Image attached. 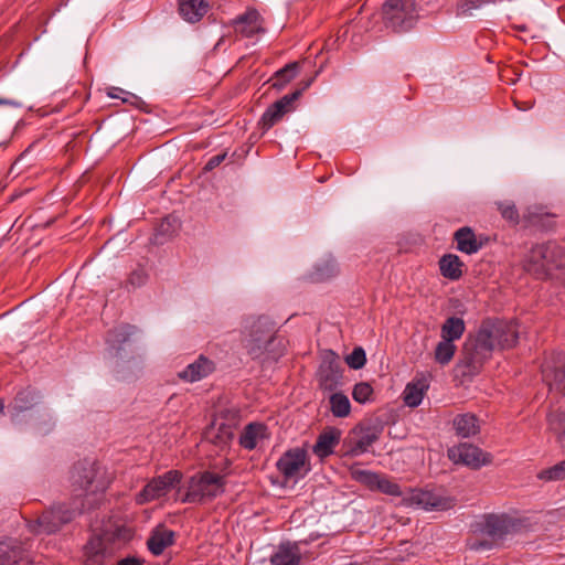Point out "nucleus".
<instances>
[{
  "instance_id": "f704fd0d",
  "label": "nucleus",
  "mask_w": 565,
  "mask_h": 565,
  "mask_svg": "<svg viewBox=\"0 0 565 565\" xmlns=\"http://www.w3.org/2000/svg\"><path fill=\"white\" fill-rule=\"evenodd\" d=\"M330 411L334 417L344 418L350 415L351 403L349 397L341 393L334 392L329 398Z\"/></svg>"
},
{
  "instance_id": "a18cd8bd",
  "label": "nucleus",
  "mask_w": 565,
  "mask_h": 565,
  "mask_svg": "<svg viewBox=\"0 0 565 565\" xmlns=\"http://www.w3.org/2000/svg\"><path fill=\"white\" fill-rule=\"evenodd\" d=\"M490 2V0H460L458 4L459 14H471L476 9H479L483 4Z\"/></svg>"
},
{
  "instance_id": "dca6fc26",
  "label": "nucleus",
  "mask_w": 565,
  "mask_h": 565,
  "mask_svg": "<svg viewBox=\"0 0 565 565\" xmlns=\"http://www.w3.org/2000/svg\"><path fill=\"white\" fill-rule=\"evenodd\" d=\"M32 557L26 548L13 540L0 541V565H31Z\"/></svg>"
},
{
  "instance_id": "a19ab883",
  "label": "nucleus",
  "mask_w": 565,
  "mask_h": 565,
  "mask_svg": "<svg viewBox=\"0 0 565 565\" xmlns=\"http://www.w3.org/2000/svg\"><path fill=\"white\" fill-rule=\"evenodd\" d=\"M375 490L392 497H399L403 494L398 483L382 475H380Z\"/></svg>"
},
{
  "instance_id": "39448f33",
  "label": "nucleus",
  "mask_w": 565,
  "mask_h": 565,
  "mask_svg": "<svg viewBox=\"0 0 565 565\" xmlns=\"http://www.w3.org/2000/svg\"><path fill=\"white\" fill-rule=\"evenodd\" d=\"M183 490V494L177 498L181 503L203 504L224 491V479L211 471L198 472L188 479Z\"/></svg>"
},
{
  "instance_id": "f03ea898",
  "label": "nucleus",
  "mask_w": 565,
  "mask_h": 565,
  "mask_svg": "<svg viewBox=\"0 0 565 565\" xmlns=\"http://www.w3.org/2000/svg\"><path fill=\"white\" fill-rule=\"evenodd\" d=\"M70 483L76 498L84 499L86 503L97 502V495L103 494L110 484L106 470L97 461L79 460L70 471Z\"/></svg>"
},
{
  "instance_id": "de8ad7c7",
  "label": "nucleus",
  "mask_w": 565,
  "mask_h": 565,
  "mask_svg": "<svg viewBox=\"0 0 565 565\" xmlns=\"http://www.w3.org/2000/svg\"><path fill=\"white\" fill-rule=\"evenodd\" d=\"M226 158V152H223V153H218V154H215L213 157H211L205 167H204V170L205 171H212L213 169H215L216 167H218Z\"/></svg>"
},
{
  "instance_id": "a211bd4d",
  "label": "nucleus",
  "mask_w": 565,
  "mask_h": 565,
  "mask_svg": "<svg viewBox=\"0 0 565 565\" xmlns=\"http://www.w3.org/2000/svg\"><path fill=\"white\" fill-rule=\"evenodd\" d=\"M232 25L236 33L245 38H252L265 31L263 18L256 9H247L243 14L233 20Z\"/></svg>"
},
{
  "instance_id": "37998d69",
  "label": "nucleus",
  "mask_w": 565,
  "mask_h": 565,
  "mask_svg": "<svg viewBox=\"0 0 565 565\" xmlns=\"http://www.w3.org/2000/svg\"><path fill=\"white\" fill-rule=\"evenodd\" d=\"M373 387L366 382H360L354 385L352 397L356 403L365 404L371 399Z\"/></svg>"
},
{
  "instance_id": "49530a36",
  "label": "nucleus",
  "mask_w": 565,
  "mask_h": 565,
  "mask_svg": "<svg viewBox=\"0 0 565 565\" xmlns=\"http://www.w3.org/2000/svg\"><path fill=\"white\" fill-rule=\"evenodd\" d=\"M147 281V274L142 268L134 270L128 278V284L134 288L145 285Z\"/></svg>"
},
{
  "instance_id": "3c124183",
  "label": "nucleus",
  "mask_w": 565,
  "mask_h": 565,
  "mask_svg": "<svg viewBox=\"0 0 565 565\" xmlns=\"http://www.w3.org/2000/svg\"><path fill=\"white\" fill-rule=\"evenodd\" d=\"M220 433L225 435L226 438L231 439L233 437V431H232V427L230 425H225V424H220V428H218Z\"/></svg>"
},
{
  "instance_id": "ea45409f",
  "label": "nucleus",
  "mask_w": 565,
  "mask_h": 565,
  "mask_svg": "<svg viewBox=\"0 0 565 565\" xmlns=\"http://www.w3.org/2000/svg\"><path fill=\"white\" fill-rule=\"evenodd\" d=\"M352 477L355 481L373 491L376 489L380 473L370 470L358 469L352 471Z\"/></svg>"
},
{
  "instance_id": "9b49d317",
  "label": "nucleus",
  "mask_w": 565,
  "mask_h": 565,
  "mask_svg": "<svg viewBox=\"0 0 565 565\" xmlns=\"http://www.w3.org/2000/svg\"><path fill=\"white\" fill-rule=\"evenodd\" d=\"M312 83V79L306 82V84L296 89L290 94H286L275 103H273L262 115L259 126L263 130H269L276 124H278L286 114L291 113L296 109V102L300 98L303 90H306Z\"/></svg>"
},
{
  "instance_id": "cd10ccee",
  "label": "nucleus",
  "mask_w": 565,
  "mask_h": 565,
  "mask_svg": "<svg viewBox=\"0 0 565 565\" xmlns=\"http://www.w3.org/2000/svg\"><path fill=\"white\" fill-rule=\"evenodd\" d=\"M266 429L262 423H249L239 436V445L247 450L255 449L258 440L265 438Z\"/></svg>"
},
{
  "instance_id": "f3484780",
  "label": "nucleus",
  "mask_w": 565,
  "mask_h": 565,
  "mask_svg": "<svg viewBox=\"0 0 565 565\" xmlns=\"http://www.w3.org/2000/svg\"><path fill=\"white\" fill-rule=\"evenodd\" d=\"M456 248L463 254H477L489 241L484 235L477 236L475 231L469 226H462L454 233Z\"/></svg>"
},
{
  "instance_id": "6e6552de",
  "label": "nucleus",
  "mask_w": 565,
  "mask_h": 565,
  "mask_svg": "<svg viewBox=\"0 0 565 565\" xmlns=\"http://www.w3.org/2000/svg\"><path fill=\"white\" fill-rule=\"evenodd\" d=\"M182 479L183 473L177 469L168 470L163 475L151 478L137 494V503L146 504L159 500L173 489H177V493L180 497L182 493V487H180Z\"/></svg>"
},
{
  "instance_id": "bb28decb",
  "label": "nucleus",
  "mask_w": 565,
  "mask_h": 565,
  "mask_svg": "<svg viewBox=\"0 0 565 565\" xmlns=\"http://www.w3.org/2000/svg\"><path fill=\"white\" fill-rule=\"evenodd\" d=\"M463 262L455 254H446L439 259V270L443 277L458 280L462 277Z\"/></svg>"
},
{
  "instance_id": "e433bc0d",
  "label": "nucleus",
  "mask_w": 565,
  "mask_h": 565,
  "mask_svg": "<svg viewBox=\"0 0 565 565\" xmlns=\"http://www.w3.org/2000/svg\"><path fill=\"white\" fill-rule=\"evenodd\" d=\"M379 439L376 431L367 429L364 431L351 448L352 456H359L369 450V448Z\"/></svg>"
},
{
  "instance_id": "ddd939ff",
  "label": "nucleus",
  "mask_w": 565,
  "mask_h": 565,
  "mask_svg": "<svg viewBox=\"0 0 565 565\" xmlns=\"http://www.w3.org/2000/svg\"><path fill=\"white\" fill-rule=\"evenodd\" d=\"M319 387L322 391L334 392L343 384V367L339 356L333 351H328L317 373Z\"/></svg>"
},
{
  "instance_id": "4c0bfd02",
  "label": "nucleus",
  "mask_w": 565,
  "mask_h": 565,
  "mask_svg": "<svg viewBox=\"0 0 565 565\" xmlns=\"http://www.w3.org/2000/svg\"><path fill=\"white\" fill-rule=\"evenodd\" d=\"M456 352V345L452 341L444 340L440 341L435 349V360L441 365L448 364L454 358Z\"/></svg>"
},
{
  "instance_id": "0eeeda50",
  "label": "nucleus",
  "mask_w": 565,
  "mask_h": 565,
  "mask_svg": "<svg viewBox=\"0 0 565 565\" xmlns=\"http://www.w3.org/2000/svg\"><path fill=\"white\" fill-rule=\"evenodd\" d=\"M382 11L386 28L395 32L411 30L418 19L415 0H386Z\"/></svg>"
},
{
  "instance_id": "58836bf2",
  "label": "nucleus",
  "mask_w": 565,
  "mask_h": 565,
  "mask_svg": "<svg viewBox=\"0 0 565 565\" xmlns=\"http://www.w3.org/2000/svg\"><path fill=\"white\" fill-rule=\"evenodd\" d=\"M537 478L544 481H559L565 479V459L556 465L543 469L539 472Z\"/></svg>"
},
{
  "instance_id": "f8f14e48",
  "label": "nucleus",
  "mask_w": 565,
  "mask_h": 565,
  "mask_svg": "<svg viewBox=\"0 0 565 565\" xmlns=\"http://www.w3.org/2000/svg\"><path fill=\"white\" fill-rule=\"evenodd\" d=\"M447 454L455 465H463L473 470L490 465L493 459L490 452H486L478 446L468 443L450 447Z\"/></svg>"
},
{
  "instance_id": "c756f323",
  "label": "nucleus",
  "mask_w": 565,
  "mask_h": 565,
  "mask_svg": "<svg viewBox=\"0 0 565 565\" xmlns=\"http://www.w3.org/2000/svg\"><path fill=\"white\" fill-rule=\"evenodd\" d=\"M182 18L189 22H198L207 12L205 0H182L179 6Z\"/></svg>"
},
{
  "instance_id": "6ab92c4d",
  "label": "nucleus",
  "mask_w": 565,
  "mask_h": 565,
  "mask_svg": "<svg viewBox=\"0 0 565 565\" xmlns=\"http://www.w3.org/2000/svg\"><path fill=\"white\" fill-rule=\"evenodd\" d=\"M214 370L215 363L205 355L201 354L194 362L190 363L179 373V377L184 382L194 383L209 376L214 372Z\"/></svg>"
},
{
  "instance_id": "9d476101",
  "label": "nucleus",
  "mask_w": 565,
  "mask_h": 565,
  "mask_svg": "<svg viewBox=\"0 0 565 565\" xmlns=\"http://www.w3.org/2000/svg\"><path fill=\"white\" fill-rule=\"evenodd\" d=\"M276 468L286 480L305 478L311 469L307 450L300 447L286 450L277 460Z\"/></svg>"
},
{
  "instance_id": "79ce46f5",
  "label": "nucleus",
  "mask_w": 565,
  "mask_h": 565,
  "mask_svg": "<svg viewBox=\"0 0 565 565\" xmlns=\"http://www.w3.org/2000/svg\"><path fill=\"white\" fill-rule=\"evenodd\" d=\"M501 216L508 222L516 225L520 221V214L514 203L499 202L497 203Z\"/></svg>"
},
{
  "instance_id": "5fc2aeb1",
  "label": "nucleus",
  "mask_w": 565,
  "mask_h": 565,
  "mask_svg": "<svg viewBox=\"0 0 565 565\" xmlns=\"http://www.w3.org/2000/svg\"><path fill=\"white\" fill-rule=\"evenodd\" d=\"M543 249H544V245H541V246H539V247H537V250H539L540 253H542V250H543Z\"/></svg>"
},
{
  "instance_id": "5701e85b",
  "label": "nucleus",
  "mask_w": 565,
  "mask_h": 565,
  "mask_svg": "<svg viewBox=\"0 0 565 565\" xmlns=\"http://www.w3.org/2000/svg\"><path fill=\"white\" fill-rule=\"evenodd\" d=\"M175 533L172 530L159 525L154 527L147 541L148 550L154 555H161L168 546L174 543Z\"/></svg>"
},
{
  "instance_id": "aec40b11",
  "label": "nucleus",
  "mask_w": 565,
  "mask_h": 565,
  "mask_svg": "<svg viewBox=\"0 0 565 565\" xmlns=\"http://www.w3.org/2000/svg\"><path fill=\"white\" fill-rule=\"evenodd\" d=\"M493 338L498 349H509L516 344L519 339L518 324L512 321H492Z\"/></svg>"
},
{
  "instance_id": "393cba45",
  "label": "nucleus",
  "mask_w": 565,
  "mask_h": 565,
  "mask_svg": "<svg viewBox=\"0 0 565 565\" xmlns=\"http://www.w3.org/2000/svg\"><path fill=\"white\" fill-rule=\"evenodd\" d=\"M340 441V431L335 428H332L328 431H323L319 435L315 446L313 454L319 458L323 459L333 454L334 447Z\"/></svg>"
},
{
  "instance_id": "423d86ee",
  "label": "nucleus",
  "mask_w": 565,
  "mask_h": 565,
  "mask_svg": "<svg viewBox=\"0 0 565 565\" xmlns=\"http://www.w3.org/2000/svg\"><path fill=\"white\" fill-rule=\"evenodd\" d=\"M493 332L492 320H486L481 323L476 337L467 340L463 347L467 365L473 369L481 366L498 349Z\"/></svg>"
},
{
  "instance_id": "7ed1b4c3",
  "label": "nucleus",
  "mask_w": 565,
  "mask_h": 565,
  "mask_svg": "<svg viewBox=\"0 0 565 565\" xmlns=\"http://www.w3.org/2000/svg\"><path fill=\"white\" fill-rule=\"evenodd\" d=\"M42 403V395L32 387H25L17 393L13 401L8 405L11 422L20 425L24 422H32L34 429L42 435L49 434L55 426L52 414L43 408L33 409Z\"/></svg>"
},
{
  "instance_id": "c03bdc74",
  "label": "nucleus",
  "mask_w": 565,
  "mask_h": 565,
  "mask_svg": "<svg viewBox=\"0 0 565 565\" xmlns=\"http://www.w3.org/2000/svg\"><path fill=\"white\" fill-rule=\"evenodd\" d=\"M347 364L353 370L362 369L366 363V354L362 347H356L345 356Z\"/></svg>"
},
{
  "instance_id": "c85d7f7f",
  "label": "nucleus",
  "mask_w": 565,
  "mask_h": 565,
  "mask_svg": "<svg viewBox=\"0 0 565 565\" xmlns=\"http://www.w3.org/2000/svg\"><path fill=\"white\" fill-rule=\"evenodd\" d=\"M29 527L35 534H52L61 529V524L55 512L49 509L35 522L30 523Z\"/></svg>"
},
{
  "instance_id": "864d4df0",
  "label": "nucleus",
  "mask_w": 565,
  "mask_h": 565,
  "mask_svg": "<svg viewBox=\"0 0 565 565\" xmlns=\"http://www.w3.org/2000/svg\"><path fill=\"white\" fill-rule=\"evenodd\" d=\"M4 412V403L2 399H0V415H2Z\"/></svg>"
},
{
  "instance_id": "4468645a",
  "label": "nucleus",
  "mask_w": 565,
  "mask_h": 565,
  "mask_svg": "<svg viewBox=\"0 0 565 565\" xmlns=\"http://www.w3.org/2000/svg\"><path fill=\"white\" fill-rule=\"evenodd\" d=\"M543 381L551 392L559 395L565 394V353H559L551 361L546 362L542 369Z\"/></svg>"
},
{
  "instance_id": "f257e3e1",
  "label": "nucleus",
  "mask_w": 565,
  "mask_h": 565,
  "mask_svg": "<svg viewBox=\"0 0 565 565\" xmlns=\"http://www.w3.org/2000/svg\"><path fill=\"white\" fill-rule=\"evenodd\" d=\"M134 534V529L125 520L109 519L84 546V565H104L107 555L130 542Z\"/></svg>"
},
{
  "instance_id": "20e7f679",
  "label": "nucleus",
  "mask_w": 565,
  "mask_h": 565,
  "mask_svg": "<svg viewBox=\"0 0 565 565\" xmlns=\"http://www.w3.org/2000/svg\"><path fill=\"white\" fill-rule=\"evenodd\" d=\"M520 526L518 520L508 514H486L472 525L475 537L468 541L471 551L491 550Z\"/></svg>"
},
{
  "instance_id": "b1692460",
  "label": "nucleus",
  "mask_w": 565,
  "mask_h": 565,
  "mask_svg": "<svg viewBox=\"0 0 565 565\" xmlns=\"http://www.w3.org/2000/svg\"><path fill=\"white\" fill-rule=\"evenodd\" d=\"M134 332L135 327L129 324L119 326L109 330L106 338L109 351L116 356L119 355L124 345L130 340Z\"/></svg>"
},
{
  "instance_id": "72a5a7b5",
  "label": "nucleus",
  "mask_w": 565,
  "mask_h": 565,
  "mask_svg": "<svg viewBox=\"0 0 565 565\" xmlns=\"http://www.w3.org/2000/svg\"><path fill=\"white\" fill-rule=\"evenodd\" d=\"M465 329V322L461 318L450 317L441 326V338L454 342L462 337Z\"/></svg>"
},
{
  "instance_id": "1a4fd4ad",
  "label": "nucleus",
  "mask_w": 565,
  "mask_h": 565,
  "mask_svg": "<svg viewBox=\"0 0 565 565\" xmlns=\"http://www.w3.org/2000/svg\"><path fill=\"white\" fill-rule=\"evenodd\" d=\"M275 326L267 318L259 317L248 327L245 348L253 359L262 358L275 341Z\"/></svg>"
},
{
  "instance_id": "2f4dec72",
  "label": "nucleus",
  "mask_w": 565,
  "mask_h": 565,
  "mask_svg": "<svg viewBox=\"0 0 565 565\" xmlns=\"http://www.w3.org/2000/svg\"><path fill=\"white\" fill-rule=\"evenodd\" d=\"M299 73V63L291 62L285 65L282 68L275 72L271 77V86L276 89H282L287 84H289Z\"/></svg>"
},
{
  "instance_id": "603ef678",
  "label": "nucleus",
  "mask_w": 565,
  "mask_h": 565,
  "mask_svg": "<svg viewBox=\"0 0 565 565\" xmlns=\"http://www.w3.org/2000/svg\"><path fill=\"white\" fill-rule=\"evenodd\" d=\"M0 105L12 106L15 108H20L22 106L21 103L17 102L14 99H8V98H0Z\"/></svg>"
},
{
  "instance_id": "4be33fe9",
  "label": "nucleus",
  "mask_w": 565,
  "mask_h": 565,
  "mask_svg": "<svg viewBox=\"0 0 565 565\" xmlns=\"http://www.w3.org/2000/svg\"><path fill=\"white\" fill-rule=\"evenodd\" d=\"M92 508L93 502L86 503L84 499L74 497L71 503L54 504L51 510L55 512V515L62 526L82 514L85 509Z\"/></svg>"
},
{
  "instance_id": "09e8293b",
  "label": "nucleus",
  "mask_w": 565,
  "mask_h": 565,
  "mask_svg": "<svg viewBox=\"0 0 565 565\" xmlns=\"http://www.w3.org/2000/svg\"><path fill=\"white\" fill-rule=\"evenodd\" d=\"M143 559L136 556H128L118 561L117 565H143Z\"/></svg>"
},
{
  "instance_id": "8fccbe9b",
  "label": "nucleus",
  "mask_w": 565,
  "mask_h": 565,
  "mask_svg": "<svg viewBox=\"0 0 565 565\" xmlns=\"http://www.w3.org/2000/svg\"><path fill=\"white\" fill-rule=\"evenodd\" d=\"M121 94H129L128 92L119 88V87H110L108 89V93L107 95L110 97V98H121L124 102H127V98L125 97H121Z\"/></svg>"
},
{
  "instance_id": "a878e982",
  "label": "nucleus",
  "mask_w": 565,
  "mask_h": 565,
  "mask_svg": "<svg viewBox=\"0 0 565 565\" xmlns=\"http://www.w3.org/2000/svg\"><path fill=\"white\" fill-rule=\"evenodd\" d=\"M428 387V380L425 376L412 381L405 387L404 403L409 407H417L422 403Z\"/></svg>"
},
{
  "instance_id": "2eb2a0df",
  "label": "nucleus",
  "mask_w": 565,
  "mask_h": 565,
  "mask_svg": "<svg viewBox=\"0 0 565 565\" xmlns=\"http://www.w3.org/2000/svg\"><path fill=\"white\" fill-rule=\"evenodd\" d=\"M404 500L407 505L426 511H441L448 508L446 499L429 490L412 489Z\"/></svg>"
},
{
  "instance_id": "412c9836",
  "label": "nucleus",
  "mask_w": 565,
  "mask_h": 565,
  "mask_svg": "<svg viewBox=\"0 0 565 565\" xmlns=\"http://www.w3.org/2000/svg\"><path fill=\"white\" fill-rule=\"evenodd\" d=\"M271 565H299L301 551L298 542H281L276 552L270 556Z\"/></svg>"
},
{
  "instance_id": "473e14b6",
  "label": "nucleus",
  "mask_w": 565,
  "mask_h": 565,
  "mask_svg": "<svg viewBox=\"0 0 565 565\" xmlns=\"http://www.w3.org/2000/svg\"><path fill=\"white\" fill-rule=\"evenodd\" d=\"M338 274V266L334 260L327 259L318 263L309 275L311 282L329 280Z\"/></svg>"
},
{
  "instance_id": "7c9ffc66",
  "label": "nucleus",
  "mask_w": 565,
  "mask_h": 565,
  "mask_svg": "<svg viewBox=\"0 0 565 565\" xmlns=\"http://www.w3.org/2000/svg\"><path fill=\"white\" fill-rule=\"evenodd\" d=\"M454 428L456 434L462 438L477 435L480 430L478 418L473 414H461L455 417Z\"/></svg>"
},
{
  "instance_id": "c9c22d12",
  "label": "nucleus",
  "mask_w": 565,
  "mask_h": 565,
  "mask_svg": "<svg viewBox=\"0 0 565 565\" xmlns=\"http://www.w3.org/2000/svg\"><path fill=\"white\" fill-rule=\"evenodd\" d=\"M548 429L556 437L557 443L565 448V414L556 411L547 416Z\"/></svg>"
}]
</instances>
